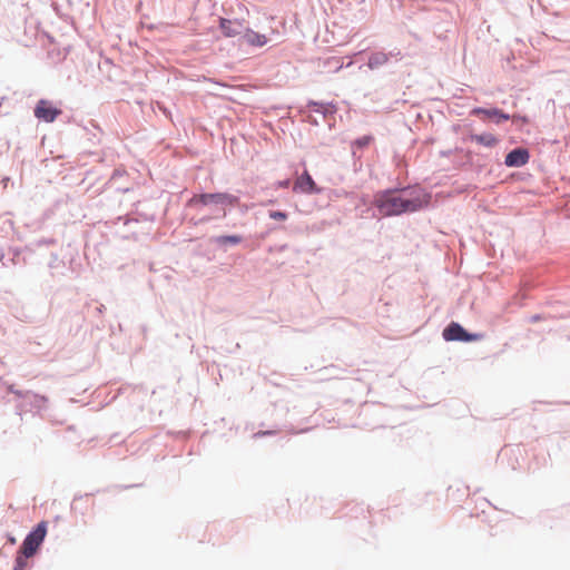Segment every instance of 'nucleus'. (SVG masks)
<instances>
[{
	"instance_id": "obj_1",
	"label": "nucleus",
	"mask_w": 570,
	"mask_h": 570,
	"mask_svg": "<svg viewBox=\"0 0 570 570\" xmlns=\"http://www.w3.org/2000/svg\"><path fill=\"white\" fill-rule=\"evenodd\" d=\"M430 203V195L413 189L385 190L374 197V205L382 216H396L416 212Z\"/></svg>"
},
{
	"instance_id": "obj_2",
	"label": "nucleus",
	"mask_w": 570,
	"mask_h": 570,
	"mask_svg": "<svg viewBox=\"0 0 570 570\" xmlns=\"http://www.w3.org/2000/svg\"><path fill=\"white\" fill-rule=\"evenodd\" d=\"M46 534L47 523L41 521L23 540L20 547L21 554H24L27 558L33 557L43 542Z\"/></svg>"
},
{
	"instance_id": "obj_3",
	"label": "nucleus",
	"mask_w": 570,
	"mask_h": 570,
	"mask_svg": "<svg viewBox=\"0 0 570 570\" xmlns=\"http://www.w3.org/2000/svg\"><path fill=\"white\" fill-rule=\"evenodd\" d=\"M238 198L227 194V193H216V194H200L195 195L190 200V205L202 204L204 206L215 204V205H235L237 204Z\"/></svg>"
},
{
	"instance_id": "obj_4",
	"label": "nucleus",
	"mask_w": 570,
	"mask_h": 570,
	"mask_svg": "<svg viewBox=\"0 0 570 570\" xmlns=\"http://www.w3.org/2000/svg\"><path fill=\"white\" fill-rule=\"evenodd\" d=\"M443 337L445 341L471 342L479 340L481 335L469 334L460 324L452 322L444 328Z\"/></svg>"
},
{
	"instance_id": "obj_5",
	"label": "nucleus",
	"mask_w": 570,
	"mask_h": 570,
	"mask_svg": "<svg viewBox=\"0 0 570 570\" xmlns=\"http://www.w3.org/2000/svg\"><path fill=\"white\" fill-rule=\"evenodd\" d=\"M219 28L227 38L243 36L246 30V21L244 19H219Z\"/></svg>"
},
{
	"instance_id": "obj_6",
	"label": "nucleus",
	"mask_w": 570,
	"mask_h": 570,
	"mask_svg": "<svg viewBox=\"0 0 570 570\" xmlns=\"http://www.w3.org/2000/svg\"><path fill=\"white\" fill-rule=\"evenodd\" d=\"M61 114V110L56 108L50 101L41 99L35 108V116L39 120L52 122Z\"/></svg>"
},
{
	"instance_id": "obj_7",
	"label": "nucleus",
	"mask_w": 570,
	"mask_h": 570,
	"mask_svg": "<svg viewBox=\"0 0 570 570\" xmlns=\"http://www.w3.org/2000/svg\"><path fill=\"white\" fill-rule=\"evenodd\" d=\"M294 190L304 194L320 193V188L316 186L312 176L306 170L296 179L294 184Z\"/></svg>"
},
{
	"instance_id": "obj_8",
	"label": "nucleus",
	"mask_w": 570,
	"mask_h": 570,
	"mask_svg": "<svg viewBox=\"0 0 570 570\" xmlns=\"http://www.w3.org/2000/svg\"><path fill=\"white\" fill-rule=\"evenodd\" d=\"M529 151L524 148H517L510 151L504 160L508 167H521L529 161Z\"/></svg>"
},
{
	"instance_id": "obj_9",
	"label": "nucleus",
	"mask_w": 570,
	"mask_h": 570,
	"mask_svg": "<svg viewBox=\"0 0 570 570\" xmlns=\"http://www.w3.org/2000/svg\"><path fill=\"white\" fill-rule=\"evenodd\" d=\"M472 114L475 116L493 118L497 124H500L503 120L510 119V116L508 114H504L502 110L497 109V108H492V109L474 108L472 110Z\"/></svg>"
},
{
	"instance_id": "obj_10",
	"label": "nucleus",
	"mask_w": 570,
	"mask_h": 570,
	"mask_svg": "<svg viewBox=\"0 0 570 570\" xmlns=\"http://www.w3.org/2000/svg\"><path fill=\"white\" fill-rule=\"evenodd\" d=\"M243 38L246 43L255 47H263L267 43V38L265 35H261L252 29H248L247 27L244 31Z\"/></svg>"
},
{
	"instance_id": "obj_11",
	"label": "nucleus",
	"mask_w": 570,
	"mask_h": 570,
	"mask_svg": "<svg viewBox=\"0 0 570 570\" xmlns=\"http://www.w3.org/2000/svg\"><path fill=\"white\" fill-rule=\"evenodd\" d=\"M470 139L471 141L478 144V145H482V146H485V147H489V148H492L494 147L499 140L498 138L492 135V134H481V135H478V134H473L470 136Z\"/></svg>"
},
{
	"instance_id": "obj_12",
	"label": "nucleus",
	"mask_w": 570,
	"mask_h": 570,
	"mask_svg": "<svg viewBox=\"0 0 570 570\" xmlns=\"http://www.w3.org/2000/svg\"><path fill=\"white\" fill-rule=\"evenodd\" d=\"M389 61V55L383 51L373 52L370 58L367 66L370 69H376Z\"/></svg>"
},
{
	"instance_id": "obj_13",
	"label": "nucleus",
	"mask_w": 570,
	"mask_h": 570,
	"mask_svg": "<svg viewBox=\"0 0 570 570\" xmlns=\"http://www.w3.org/2000/svg\"><path fill=\"white\" fill-rule=\"evenodd\" d=\"M242 242V237L238 235L218 236L215 238V243L218 245H236Z\"/></svg>"
},
{
	"instance_id": "obj_14",
	"label": "nucleus",
	"mask_w": 570,
	"mask_h": 570,
	"mask_svg": "<svg viewBox=\"0 0 570 570\" xmlns=\"http://www.w3.org/2000/svg\"><path fill=\"white\" fill-rule=\"evenodd\" d=\"M27 559L28 558L24 557V554H21V552L19 551L16 558L14 570H23L24 567H27Z\"/></svg>"
},
{
	"instance_id": "obj_15",
	"label": "nucleus",
	"mask_w": 570,
	"mask_h": 570,
	"mask_svg": "<svg viewBox=\"0 0 570 570\" xmlns=\"http://www.w3.org/2000/svg\"><path fill=\"white\" fill-rule=\"evenodd\" d=\"M372 140H373L372 136H363V137L356 139L354 144L357 147L363 148V147L370 145Z\"/></svg>"
},
{
	"instance_id": "obj_16",
	"label": "nucleus",
	"mask_w": 570,
	"mask_h": 570,
	"mask_svg": "<svg viewBox=\"0 0 570 570\" xmlns=\"http://www.w3.org/2000/svg\"><path fill=\"white\" fill-rule=\"evenodd\" d=\"M269 217L272 219H275V220H286L287 219V214L284 213V212H279V210H272L269 212Z\"/></svg>"
},
{
	"instance_id": "obj_17",
	"label": "nucleus",
	"mask_w": 570,
	"mask_h": 570,
	"mask_svg": "<svg viewBox=\"0 0 570 570\" xmlns=\"http://www.w3.org/2000/svg\"><path fill=\"white\" fill-rule=\"evenodd\" d=\"M288 185H289V180H284L278 184V186L282 188H286V187H288Z\"/></svg>"
}]
</instances>
